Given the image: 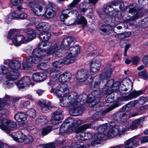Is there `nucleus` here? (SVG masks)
<instances>
[{
    "instance_id": "f704fd0d",
    "label": "nucleus",
    "mask_w": 148,
    "mask_h": 148,
    "mask_svg": "<svg viewBox=\"0 0 148 148\" xmlns=\"http://www.w3.org/2000/svg\"><path fill=\"white\" fill-rule=\"evenodd\" d=\"M39 36L40 39L43 41H45L48 40L49 39L51 34L49 32L43 31L40 33Z\"/></svg>"
},
{
    "instance_id": "6e6552de",
    "label": "nucleus",
    "mask_w": 148,
    "mask_h": 148,
    "mask_svg": "<svg viewBox=\"0 0 148 148\" xmlns=\"http://www.w3.org/2000/svg\"><path fill=\"white\" fill-rule=\"evenodd\" d=\"M39 48L33 50L32 52L33 56H29L27 57L26 59V62H24L22 64L23 69H28L31 67L32 63L36 64L45 60L44 56L46 55L44 52L43 50H41V48Z\"/></svg>"
},
{
    "instance_id": "69168bd1",
    "label": "nucleus",
    "mask_w": 148,
    "mask_h": 148,
    "mask_svg": "<svg viewBox=\"0 0 148 148\" xmlns=\"http://www.w3.org/2000/svg\"><path fill=\"white\" fill-rule=\"evenodd\" d=\"M81 145L79 143H72L70 147V148H81Z\"/></svg>"
},
{
    "instance_id": "0eeeda50",
    "label": "nucleus",
    "mask_w": 148,
    "mask_h": 148,
    "mask_svg": "<svg viewBox=\"0 0 148 148\" xmlns=\"http://www.w3.org/2000/svg\"><path fill=\"white\" fill-rule=\"evenodd\" d=\"M104 11L107 15L112 16V21L110 24L103 25L101 28L103 32L107 33L108 31L112 29L113 27H115L117 25L120 23L121 21L118 17L116 16L118 14L119 10L113 8L112 5H109L107 6L104 8Z\"/></svg>"
},
{
    "instance_id": "864d4df0",
    "label": "nucleus",
    "mask_w": 148,
    "mask_h": 148,
    "mask_svg": "<svg viewBox=\"0 0 148 148\" xmlns=\"http://www.w3.org/2000/svg\"><path fill=\"white\" fill-rule=\"evenodd\" d=\"M140 58L138 56H134L131 59V62L134 65H137L140 60Z\"/></svg>"
},
{
    "instance_id": "bb28decb",
    "label": "nucleus",
    "mask_w": 148,
    "mask_h": 148,
    "mask_svg": "<svg viewBox=\"0 0 148 148\" xmlns=\"http://www.w3.org/2000/svg\"><path fill=\"white\" fill-rule=\"evenodd\" d=\"M36 27L38 30L43 32L48 30L51 28V25L47 23L42 22L37 25Z\"/></svg>"
},
{
    "instance_id": "bf43d9fd",
    "label": "nucleus",
    "mask_w": 148,
    "mask_h": 148,
    "mask_svg": "<svg viewBox=\"0 0 148 148\" xmlns=\"http://www.w3.org/2000/svg\"><path fill=\"white\" fill-rule=\"evenodd\" d=\"M33 140V138L32 136H29L27 137L26 136V138L24 140V143L26 144H29L32 143Z\"/></svg>"
},
{
    "instance_id": "393cba45",
    "label": "nucleus",
    "mask_w": 148,
    "mask_h": 148,
    "mask_svg": "<svg viewBox=\"0 0 148 148\" xmlns=\"http://www.w3.org/2000/svg\"><path fill=\"white\" fill-rule=\"evenodd\" d=\"M72 21H73V22L69 24V25H71L75 23L78 24H81L82 27H84L87 24V20L84 17L82 16H78L76 19L75 21H74L73 19H72L70 21V22H72Z\"/></svg>"
},
{
    "instance_id": "c9c22d12",
    "label": "nucleus",
    "mask_w": 148,
    "mask_h": 148,
    "mask_svg": "<svg viewBox=\"0 0 148 148\" xmlns=\"http://www.w3.org/2000/svg\"><path fill=\"white\" fill-rule=\"evenodd\" d=\"M136 104L135 101H131L124 106L122 108L124 112H127L130 110Z\"/></svg>"
},
{
    "instance_id": "774afa93",
    "label": "nucleus",
    "mask_w": 148,
    "mask_h": 148,
    "mask_svg": "<svg viewBox=\"0 0 148 148\" xmlns=\"http://www.w3.org/2000/svg\"><path fill=\"white\" fill-rule=\"evenodd\" d=\"M29 21L32 24L34 25L36 24L38 21L37 18H31L29 19Z\"/></svg>"
},
{
    "instance_id": "dca6fc26",
    "label": "nucleus",
    "mask_w": 148,
    "mask_h": 148,
    "mask_svg": "<svg viewBox=\"0 0 148 148\" xmlns=\"http://www.w3.org/2000/svg\"><path fill=\"white\" fill-rule=\"evenodd\" d=\"M91 125V124L90 123H87L82 125L76 129L75 130V132L77 133V134L76 136V137L77 140H85L84 133H82L81 134H79V133H81L84 130L89 128Z\"/></svg>"
},
{
    "instance_id": "412c9836",
    "label": "nucleus",
    "mask_w": 148,
    "mask_h": 148,
    "mask_svg": "<svg viewBox=\"0 0 148 148\" xmlns=\"http://www.w3.org/2000/svg\"><path fill=\"white\" fill-rule=\"evenodd\" d=\"M87 4H89L87 2L83 1L80 3L79 5V8L81 11L83 13L88 12L87 16L89 18H90L93 15V10L92 8H85V7H86Z\"/></svg>"
},
{
    "instance_id": "680f3d73",
    "label": "nucleus",
    "mask_w": 148,
    "mask_h": 148,
    "mask_svg": "<svg viewBox=\"0 0 148 148\" xmlns=\"http://www.w3.org/2000/svg\"><path fill=\"white\" fill-rule=\"evenodd\" d=\"M85 140H88L92 138V134L90 132H86L84 133Z\"/></svg>"
},
{
    "instance_id": "3c124183",
    "label": "nucleus",
    "mask_w": 148,
    "mask_h": 148,
    "mask_svg": "<svg viewBox=\"0 0 148 148\" xmlns=\"http://www.w3.org/2000/svg\"><path fill=\"white\" fill-rule=\"evenodd\" d=\"M65 123H62L60 129V133H63L67 132V127L65 125Z\"/></svg>"
},
{
    "instance_id": "ddd939ff",
    "label": "nucleus",
    "mask_w": 148,
    "mask_h": 148,
    "mask_svg": "<svg viewBox=\"0 0 148 148\" xmlns=\"http://www.w3.org/2000/svg\"><path fill=\"white\" fill-rule=\"evenodd\" d=\"M138 96L137 91H134L132 92H129L128 95L126 96H121L120 97L117 98L116 101L118 103L115 106V107H117L121 105L122 102L130 100L133 98Z\"/></svg>"
},
{
    "instance_id": "cd10ccee",
    "label": "nucleus",
    "mask_w": 148,
    "mask_h": 148,
    "mask_svg": "<svg viewBox=\"0 0 148 148\" xmlns=\"http://www.w3.org/2000/svg\"><path fill=\"white\" fill-rule=\"evenodd\" d=\"M64 64H69L73 63L76 60L74 56L69 53V54L62 59Z\"/></svg>"
},
{
    "instance_id": "aec40b11",
    "label": "nucleus",
    "mask_w": 148,
    "mask_h": 148,
    "mask_svg": "<svg viewBox=\"0 0 148 148\" xmlns=\"http://www.w3.org/2000/svg\"><path fill=\"white\" fill-rule=\"evenodd\" d=\"M38 104L42 107V110L45 113L49 112L50 108H52L51 103L46 100H40L38 101Z\"/></svg>"
},
{
    "instance_id": "1a4fd4ad",
    "label": "nucleus",
    "mask_w": 148,
    "mask_h": 148,
    "mask_svg": "<svg viewBox=\"0 0 148 148\" xmlns=\"http://www.w3.org/2000/svg\"><path fill=\"white\" fill-rule=\"evenodd\" d=\"M137 115V113H134L129 116L127 114H126L125 113L122 112H119L117 113V119H116V121L118 122L124 121L122 125L119 126L120 132L119 134L121 135V136L125 135V132L128 131L130 129V125L128 122H125L124 120L129 119L130 117L136 116Z\"/></svg>"
},
{
    "instance_id": "473e14b6",
    "label": "nucleus",
    "mask_w": 148,
    "mask_h": 148,
    "mask_svg": "<svg viewBox=\"0 0 148 148\" xmlns=\"http://www.w3.org/2000/svg\"><path fill=\"white\" fill-rule=\"evenodd\" d=\"M48 120L47 117L45 116H39L36 120L37 124L43 126L46 125L48 122Z\"/></svg>"
},
{
    "instance_id": "a19ab883",
    "label": "nucleus",
    "mask_w": 148,
    "mask_h": 148,
    "mask_svg": "<svg viewBox=\"0 0 148 148\" xmlns=\"http://www.w3.org/2000/svg\"><path fill=\"white\" fill-rule=\"evenodd\" d=\"M141 120L138 119L135 120L132 122V124L130 125V129L132 130H134L140 124Z\"/></svg>"
},
{
    "instance_id": "7c9ffc66",
    "label": "nucleus",
    "mask_w": 148,
    "mask_h": 148,
    "mask_svg": "<svg viewBox=\"0 0 148 148\" xmlns=\"http://www.w3.org/2000/svg\"><path fill=\"white\" fill-rule=\"evenodd\" d=\"M14 118L17 122H20L26 120L27 117L25 113L19 112L15 114Z\"/></svg>"
},
{
    "instance_id": "4be33fe9",
    "label": "nucleus",
    "mask_w": 148,
    "mask_h": 148,
    "mask_svg": "<svg viewBox=\"0 0 148 148\" xmlns=\"http://www.w3.org/2000/svg\"><path fill=\"white\" fill-rule=\"evenodd\" d=\"M55 5L51 2L49 3L46 7L45 14L48 18L53 17L56 14V12L54 10Z\"/></svg>"
},
{
    "instance_id": "9d476101",
    "label": "nucleus",
    "mask_w": 148,
    "mask_h": 148,
    "mask_svg": "<svg viewBox=\"0 0 148 148\" xmlns=\"http://www.w3.org/2000/svg\"><path fill=\"white\" fill-rule=\"evenodd\" d=\"M17 29H12L8 32L7 38L11 41L15 46H19L22 44L27 43L25 37L23 35H18Z\"/></svg>"
},
{
    "instance_id": "c03bdc74",
    "label": "nucleus",
    "mask_w": 148,
    "mask_h": 148,
    "mask_svg": "<svg viewBox=\"0 0 148 148\" xmlns=\"http://www.w3.org/2000/svg\"><path fill=\"white\" fill-rule=\"evenodd\" d=\"M148 99L147 97H141L138 100L135 101L136 104L138 103L140 105H142L145 103L147 101Z\"/></svg>"
},
{
    "instance_id": "423d86ee",
    "label": "nucleus",
    "mask_w": 148,
    "mask_h": 148,
    "mask_svg": "<svg viewBox=\"0 0 148 148\" xmlns=\"http://www.w3.org/2000/svg\"><path fill=\"white\" fill-rule=\"evenodd\" d=\"M118 6H119L120 10H122L123 13L124 12L133 13L134 15L131 17L129 16H127V17L125 16L126 18L124 19V22L125 23L128 24L130 26H132L133 28L137 27V25H135L133 23H130V22L136 19H138L142 17L143 15L142 10L138 8L137 5L134 4L124 8V3L121 0ZM126 26H125V28H127V24H126Z\"/></svg>"
},
{
    "instance_id": "f3484780",
    "label": "nucleus",
    "mask_w": 148,
    "mask_h": 148,
    "mask_svg": "<svg viewBox=\"0 0 148 148\" xmlns=\"http://www.w3.org/2000/svg\"><path fill=\"white\" fill-rule=\"evenodd\" d=\"M10 135L14 141L18 143H23L26 138V136L21 131L14 132Z\"/></svg>"
},
{
    "instance_id": "f257e3e1",
    "label": "nucleus",
    "mask_w": 148,
    "mask_h": 148,
    "mask_svg": "<svg viewBox=\"0 0 148 148\" xmlns=\"http://www.w3.org/2000/svg\"><path fill=\"white\" fill-rule=\"evenodd\" d=\"M46 72L49 74L50 80L47 84L52 88L51 92L56 94L60 98V103L63 107L71 106L70 114L73 116H77L81 114V109L77 108L79 104L78 95L75 92H70L68 85L62 84L58 85L57 80L60 74V72L52 68H49L46 70Z\"/></svg>"
},
{
    "instance_id": "e433bc0d",
    "label": "nucleus",
    "mask_w": 148,
    "mask_h": 148,
    "mask_svg": "<svg viewBox=\"0 0 148 148\" xmlns=\"http://www.w3.org/2000/svg\"><path fill=\"white\" fill-rule=\"evenodd\" d=\"M70 10V9L68 8L62 11L60 16V18L62 21H64L69 17L67 13L69 14L70 12L69 11Z\"/></svg>"
},
{
    "instance_id": "c85d7f7f",
    "label": "nucleus",
    "mask_w": 148,
    "mask_h": 148,
    "mask_svg": "<svg viewBox=\"0 0 148 148\" xmlns=\"http://www.w3.org/2000/svg\"><path fill=\"white\" fill-rule=\"evenodd\" d=\"M72 74L69 72H65L59 75V80L62 82H66L69 81L72 77Z\"/></svg>"
},
{
    "instance_id": "13d9d810",
    "label": "nucleus",
    "mask_w": 148,
    "mask_h": 148,
    "mask_svg": "<svg viewBox=\"0 0 148 148\" xmlns=\"http://www.w3.org/2000/svg\"><path fill=\"white\" fill-rule=\"evenodd\" d=\"M81 0H73V1L70 4L68 5V8H71L74 7Z\"/></svg>"
},
{
    "instance_id": "2eb2a0df",
    "label": "nucleus",
    "mask_w": 148,
    "mask_h": 148,
    "mask_svg": "<svg viewBox=\"0 0 148 148\" xmlns=\"http://www.w3.org/2000/svg\"><path fill=\"white\" fill-rule=\"evenodd\" d=\"M119 126H116L114 127L110 128V130L107 132L106 134L104 133H101L104 135V138L105 140L107 138H112L115 137L117 135L121 136L119 134Z\"/></svg>"
},
{
    "instance_id": "37998d69",
    "label": "nucleus",
    "mask_w": 148,
    "mask_h": 148,
    "mask_svg": "<svg viewBox=\"0 0 148 148\" xmlns=\"http://www.w3.org/2000/svg\"><path fill=\"white\" fill-rule=\"evenodd\" d=\"M52 126H48L43 128L42 132V134L43 136L47 135L52 130Z\"/></svg>"
},
{
    "instance_id": "4d7b16f0",
    "label": "nucleus",
    "mask_w": 148,
    "mask_h": 148,
    "mask_svg": "<svg viewBox=\"0 0 148 148\" xmlns=\"http://www.w3.org/2000/svg\"><path fill=\"white\" fill-rule=\"evenodd\" d=\"M141 26L144 27H148V17H146L142 19L141 21Z\"/></svg>"
},
{
    "instance_id": "ea45409f",
    "label": "nucleus",
    "mask_w": 148,
    "mask_h": 148,
    "mask_svg": "<svg viewBox=\"0 0 148 148\" xmlns=\"http://www.w3.org/2000/svg\"><path fill=\"white\" fill-rule=\"evenodd\" d=\"M17 9L18 10L14 11L10 13L13 16L14 19L19 18L20 11L22 9V8L21 6H19L17 8Z\"/></svg>"
},
{
    "instance_id": "de8ad7c7",
    "label": "nucleus",
    "mask_w": 148,
    "mask_h": 148,
    "mask_svg": "<svg viewBox=\"0 0 148 148\" xmlns=\"http://www.w3.org/2000/svg\"><path fill=\"white\" fill-rule=\"evenodd\" d=\"M138 75L140 78L145 80L148 79V73L145 70L139 72Z\"/></svg>"
},
{
    "instance_id": "6ab92c4d",
    "label": "nucleus",
    "mask_w": 148,
    "mask_h": 148,
    "mask_svg": "<svg viewBox=\"0 0 148 148\" xmlns=\"http://www.w3.org/2000/svg\"><path fill=\"white\" fill-rule=\"evenodd\" d=\"M30 79L29 77L26 76L16 82V85L20 89H23L30 84Z\"/></svg>"
},
{
    "instance_id": "9b49d317",
    "label": "nucleus",
    "mask_w": 148,
    "mask_h": 148,
    "mask_svg": "<svg viewBox=\"0 0 148 148\" xmlns=\"http://www.w3.org/2000/svg\"><path fill=\"white\" fill-rule=\"evenodd\" d=\"M19 72L16 71H10L5 76L7 80L4 81L2 84L3 87L5 88H10L13 87L16 82L14 81L19 77Z\"/></svg>"
},
{
    "instance_id": "052dcab7",
    "label": "nucleus",
    "mask_w": 148,
    "mask_h": 148,
    "mask_svg": "<svg viewBox=\"0 0 148 148\" xmlns=\"http://www.w3.org/2000/svg\"><path fill=\"white\" fill-rule=\"evenodd\" d=\"M142 61L143 63L146 66L148 67V56L147 55L144 56L142 58Z\"/></svg>"
},
{
    "instance_id": "5701e85b",
    "label": "nucleus",
    "mask_w": 148,
    "mask_h": 148,
    "mask_svg": "<svg viewBox=\"0 0 148 148\" xmlns=\"http://www.w3.org/2000/svg\"><path fill=\"white\" fill-rule=\"evenodd\" d=\"M115 108L113 106L106 109L105 110L97 112L92 116V119L94 121H95L99 120L101 117L104 115L106 113L113 110Z\"/></svg>"
},
{
    "instance_id": "0e129e2a",
    "label": "nucleus",
    "mask_w": 148,
    "mask_h": 148,
    "mask_svg": "<svg viewBox=\"0 0 148 148\" xmlns=\"http://www.w3.org/2000/svg\"><path fill=\"white\" fill-rule=\"evenodd\" d=\"M19 18L21 19H25L27 17V14L25 12L21 11V10L20 11Z\"/></svg>"
},
{
    "instance_id": "5fc2aeb1",
    "label": "nucleus",
    "mask_w": 148,
    "mask_h": 148,
    "mask_svg": "<svg viewBox=\"0 0 148 148\" xmlns=\"http://www.w3.org/2000/svg\"><path fill=\"white\" fill-rule=\"evenodd\" d=\"M74 123V120L73 118L69 117L63 123H65V125L67 126L68 124H73Z\"/></svg>"
},
{
    "instance_id": "49530a36",
    "label": "nucleus",
    "mask_w": 148,
    "mask_h": 148,
    "mask_svg": "<svg viewBox=\"0 0 148 148\" xmlns=\"http://www.w3.org/2000/svg\"><path fill=\"white\" fill-rule=\"evenodd\" d=\"M53 66L56 68H60L64 64L62 59H60L53 62L52 63Z\"/></svg>"
},
{
    "instance_id": "2f4dec72",
    "label": "nucleus",
    "mask_w": 148,
    "mask_h": 148,
    "mask_svg": "<svg viewBox=\"0 0 148 148\" xmlns=\"http://www.w3.org/2000/svg\"><path fill=\"white\" fill-rule=\"evenodd\" d=\"M9 66L10 69L14 70L12 71H18V69L20 67L21 64L19 61L16 60H12L9 63Z\"/></svg>"
},
{
    "instance_id": "338daca9",
    "label": "nucleus",
    "mask_w": 148,
    "mask_h": 148,
    "mask_svg": "<svg viewBox=\"0 0 148 148\" xmlns=\"http://www.w3.org/2000/svg\"><path fill=\"white\" fill-rule=\"evenodd\" d=\"M30 104V102L28 101L22 102L20 104L22 108H25L29 105Z\"/></svg>"
},
{
    "instance_id": "39448f33",
    "label": "nucleus",
    "mask_w": 148,
    "mask_h": 148,
    "mask_svg": "<svg viewBox=\"0 0 148 148\" xmlns=\"http://www.w3.org/2000/svg\"><path fill=\"white\" fill-rule=\"evenodd\" d=\"M19 99V97L14 98L6 94L3 98H0V117L3 116L7 112L6 110L2 109L7 104L9 103V102H14ZM16 127V123L10 120L5 119L0 120V128L6 132L8 133L13 130Z\"/></svg>"
},
{
    "instance_id": "58836bf2",
    "label": "nucleus",
    "mask_w": 148,
    "mask_h": 148,
    "mask_svg": "<svg viewBox=\"0 0 148 148\" xmlns=\"http://www.w3.org/2000/svg\"><path fill=\"white\" fill-rule=\"evenodd\" d=\"M104 93L106 94H108L105 99V101L106 102L108 103H110L112 102L113 100V98L114 97V93H110L109 94H106V92L103 91Z\"/></svg>"
},
{
    "instance_id": "8fccbe9b",
    "label": "nucleus",
    "mask_w": 148,
    "mask_h": 148,
    "mask_svg": "<svg viewBox=\"0 0 148 148\" xmlns=\"http://www.w3.org/2000/svg\"><path fill=\"white\" fill-rule=\"evenodd\" d=\"M75 123L73 124H69L67 125V132H71L74 131H75L76 130V126L75 125Z\"/></svg>"
},
{
    "instance_id": "c756f323",
    "label": "nucleus",
    "mask_w": 148,
    "mask_h": 148,
    "mask_svg": "<svg viewBox=\"0 0 148 148\" xmlns=\"http://www.w3.org/2000/svg\"><path fill=\"white\" fill-rule=\"evenodd\" d=\"M104 135L102 133L96 134L95 137V140L91 143V145L92 146L100 144V141L101 140H105L104 138Z\"/></svg>"
},
{
    "instance_id": "09e8293b",
    "label": "nucleus",
    "mask_w": 148,
    "mask_h": 148,
    "mask_svg": "<svg viewBox=\"0 0 148 148\" xmlns=\"http://www.w3.org/2000/svg\"><path fill=\"white\" fill-rule=\"evenodd\" d=\"M108 128H109V127H108L107 123H105L99 126L98 128V131L99 132V133H103V132L105 131Z\"/></svg>"
},
{
    "instance_id": "f8f14e48",
    "label": "nucleus",
    "mask_w": 148,
    "mask_h": 148,
    "mask_svg": "<svg viewBox=\"0 0 148 148\" xmlns=\"http://www.w3.org/2000/svg\"><path fill=\"white\" fill-rule=\"evenodd\" d=\"M28 6L34 13L37 16L40 15L43 9V5L36 3V0H29Z\"/></svg>"
},
{
    "instance_id": "e2e57ef3",
    "label": "nucleus",
    "mask_w": 148,
    "mask_h": 148,
    "mask_svg": "<svg viewBox=\"0 0 148 148\" xmlns=\"http://www.w3.org/2000/svg\"><path fill=\"white\" fill-rule=\"evenodd\" d=\"M55 144L53 143H51L44 144L42 148H55Z\"/></svg>"
},
{
    "instance_id": "79ce46f5",
    "label": "nucleus",
    "mask_w": 148,
    "mask_h": 148,
    "mask_svg": "<svg viewBox=\"0 0 148 148\" xmlns=\"http://www.w3.org/2000/svg\"><path fill=\"white\" fill-rule=\"evenodd\" d=\"M27 115L31 118L35 117L36 116V111L34 109H31L28 110L26 112Z\"/></svg>"
},
{
    "instance_id": "a18cd8bd",
    "label": "nucleus",
    "mask_w": 148,
    "mask_h": 148,
    "mask_svg": "<svg viewBox=\"0 0 148 148\" xmlns=\"http://www.w3.org/2000/svg\"><path fill=\"white\" fill-rule=\"evenodd\" d=\"M13 16L11 13L7 15L4 18V22L7 24H10L12 23V20H14Z\"/></svg>"
},
{
    "instance_id": "b1692460",
    "label": "nucleus",
    "mask_w": 148,
    "mask_h": 148,
    "mask_svg": "<svg viewBox=\"0 0 148 148\" xmlns=\"http://www.w3.org/2000/svg\"><path fill=\"white\" fill-rule=\"evenodd\" d=\"M46 74L42 72H38L34 74L32 78L34 81L36 82H40L44 81L47 78Z\"/></svg>"
},
{
    "instance_id": "7ed1b4c3",
    "label": "nucleus",
    "mask_w": 148,
    "mask_h": 148,
    "mask_svg": "<svg viewBox=\"0 0 148 148\" xmlns=\"http://www.w3.org/2000/svg\"><path fill=\"white\" fill-rule=\"evenodd\" d=\"M76 77L77 79L80 82L88 81L87 84L90 85L91 88L93 90V91L91 92L88 96L85 94L78 96L79 104L77 108L81 109V113L82 112V109L80 107V105L83 104L87 102L90 103L92 106L95 105V103L99 101V98L100 95L99 91L96 90V88H98L100 86L99 82V79L96 77H94L92 79V77L88 74V72L86 70L82 69L78 71Z\"/></svg>"
},
{
    "instance_id": "6e6d98bb",
    "label": "nucleus",
    "mask_w": 148,
    "mask_h": 148,
    "mask_svg": "<svg viewBox=\"0 0 148 148\" xmlns=\"http://www.w3.org/2000/svg\"><path fill=\"white\" fill-rule=\"evenodd\" d=\"M23 1V0H11L10 4L12 5L16 6L21 3Z\"/></svg>"
},
{
    "instance_id": "72a5a7b5",
    "label": "nucleus",
    "mask_w": 148,
    "mask_h": 148,
    "mask_svg": "<svg viewBox=\"0 0 148 148\" xmlns=\"http://www.w3.org/2000/svg\"><path fill=\"white\" fill-rule=\"evenodd\" d=\"M80 47L76 45L70 47L69 49L68 52L72 54V55L74 56L75 57L80 52Z\"/></svg>"
},
{
    "instance_id": "4468645a",
    "label": "nucleus",
    "mask_w": 148,
    "mask_h": 148,
    "mask_svg": "<svg viewBox=\"0 0 148 148\" xmlns=\"http://www.w3.org/2000/svg\"><path fill=\"white\" fill-rule=\"evenodd\" d=\"M62 112V110L58 109L53 113L51 121L53 124H58L62 122L63 119Z\"/></svg>"
},
{
    "instance_id": "20e7f679",
    "label": "nucleus",
    "mask_w": 148,
    "mask_h": 148,
    "mask_svg": "<svg viewBox=\"0 0 148 148\" xmlns=\"http://www.w3.org/2000/svg\"><path fill=\"white\" fill-rule=\"evenodd\" d=\"M73 38L69 37L64 38L61 42L60 45L58 42L52 44L50 42H41L38 45L40 48L46 47L47 49H43L46 55H50L54 53L58 57H61L65 53L64 49L69 47L73 41Z\"/></svg>"
},
{
    "instance_id": "f03ea898",
    "label": "nucleus",
    "mask_w": 148,
    "mask_h": 148,
    "mask_svg": "<svg viewBox=\"0 0 148 148\" xmlns=\"http://www.w3.org/2000/svg\"><path fill=\"white\" fill-rule=\"evenodd\" d=\"M112 72L110 67L106 68L100 75L99 77L101 81H99V80L100 86L98 88H96V90L99 91L100 95V89H103L106 94L113 93L112 92H115V94L117 93L121 95V94H126L125 91L127 90V88L130 87L132 88L133 84L128 78L124 79L121 83L118 82L114 83L113 79L106 81L107 79L110 77ZM121 96H120L117 97L116 99ZM101 97V96L99 98V101L96 103L95 105L99 101ZM116 100L117 99L113 105L114 108H115V106L118 103L116 101Z\"/></svg>"
},
{
    "instance_id": "a878e982",
    "label": "nucleus",
    "mask_w": 148,
    "mask_h": 148,
    "mask_svg": "<svg viewBox=\"0 0 148 148\" xmlns=\"http://www.w3.org/2000/svg\"><path fill=\"white\" fill-rule=\"evenodd\" d=\"M26 33V34L25 40H27V42L33 39L36 36L35 31L30 28L27 29Z\"/></svg>"
},
{
    "instance_id": "a211bd4d",
    "label": "nucleus",
    "mask_w": 148,
    "mask_h": 148,
    "mask_svg": "<svg viewBox=\"0 0 148 148\" xmlns=\"http://www.w3.org/2000/svg\"><path fill=\"white\" fill-rule=\"evenodd\" d=\"M90 72L91 75L97 73L99 70L101 63L99 60H96L92 61L90 64Z\"/></svg>"
},
{
    "instance_id": "4c0bfd02",
    "label": "nucleus",
    "mask_w": 148,
    "mask_h": 148,
    "mask_svg": "<svg viewBox=\"0 0 148 148\" xmlns=\"http://www.w3.org/2000/svg\"><path fill=\"white\" fill-rule=\"evenodd\" d=\"M9 71V68L3 65L0 66V75H6Z\"/></svg>"
},
{
    "instance_id": "603ef678",
    "label": "nucleus",
    "mask_w": 148,
    "mask_h": 148,
    "mask_svg": "<svg viewBox=\"0 0 148 148\" xmlns=\"http://www.w3.org/2000/svg\"><path fill=\"white\" fill-rule=\"evenodd\" d=\"M48 66L46 62H42L38 64L37 65L38 69L41 70H45L46 68Z\"/></svg>"
}]
</instances>
